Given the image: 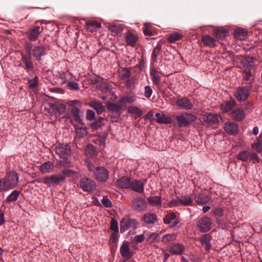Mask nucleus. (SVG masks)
Returning <instances> with one entry per match:
<instances>
[{"label":"nucleus","instance_id":"obj_18","mask_svg":"<svg viewBox=\"0 0 262 262\" xmlns=\"http://www.w3.org/2000/svg\"><path fill=\"white\" fill-rule=\"evenodd\" d=\"M146 202L142 198H135L133 201V206L135 210L137 211H143L146 207Z\"/></svg>","mask_w":262,"mask_h":262},{"label":"nucleus","instance_id":"obj_43","mask_svg":"<svg viewBox=\"0 0 262 262\" xmlns=\"http://www.w3.org/2000/svg\"><path fill=\"white\" fill-rule=\"evenodd\" d=\"M71 113L73 117L74 120L80 123L82 121V119L80 118L79 113L80 110L77 107L74 106L71 110Z\"/></svg>","mask_w":262,"mask_h":262},{"label":"nucleus","instance_id":"obj_37","mask_svg":"<svg viewBox=\"0 0 262 262\" xmlns=\"http://www.w3.org/2000/svg\"><path fill=\"white\" fill-rule=\"evenodd\" d=\"M54 165L52 162L48 161L43 163L40 166V170L42 173H46L50 172V170L53 168Z\"/></svg>","mask_w":262,"mask_h":262},{"label":"nucleus","instance_id":"obj_17","mask_svg":"<svg viewBox=\"0 0 262 262\" xmlns=\"http://www.w3.org/2000/svg\"><path fill=\"white\" fill-rule=\"evenodd\" d=\"M185 250L184 246L179 243L172 244L168 249L169 251L173 255H181Z\"/></svg>","mask_w":262,"mask_h":262},{"label":"nucleus","instance_id":"obj_7","mask_svg":"<svg viewBox=\"0 0 262 262\" xmlns=\"http://www.w3.org/2000/svg\"><path fill=\"white\" fill-rule=\"evenodd\" d=\"M80 188L84 191L94 192L96 189V184L91 179L83 178L79 181Z\"/></svg>","mask_w":262,"mask_h":262},{"label":"nucleus","instance_id":"obj_3","mask_svg":"<svg viewBox=\"0 0 262 262\" xmlns=\"http://www.w3.org/2000/svg\"><path fill=\"white\" fill-rule=\"evenodd\" d=\"M33 45L30 42H27L25 45L27 54H21V61L25 64L24 69L28 73L33 71V63L32 62L31 53L32 52Z\"/></svg>","mask_w":262,"mask_h":262},{"label":"nucleus","instance_id":"obj_25","mask_svg":"<svg viewBox=\"0 0 262 262\" xmlns=\"http://www.w3.org/2000/svg\"><path fill=\"white\" fill-rule=\"evenodd\" d=\"M142 221L145 224H153L158 221L156 214L148 213L143 215Z\"/></svg>","mask_w":262,"mask_h":262},{"label":"nucleus","instance_id":"obj_39","mask_svg":"<svg viewBox=\"0 0 262 262\" xmlns=\"http://www.w3.org/2000/svg\"><path fill=\"white\" fill-rule=\"evenodd\" d=\"M20 194V191L17 190H13L6 198V202L8 203L16 201Z\"/></svg>","mask_w":262,"mask_h":262},{"label":"nucleus","instance_id":"obj_23","mask_svg":"<svg viewBox=\"0 0 262 262\" xmlns=\"http://www.w3.org/2000/svg\"><path fill=\"white\" fill-rule=\"evenodd\" d=\"M138 39V36L130 32H127L125 34L126 43L132 47L136 46Z\"/></svg>","mask_w":262,"mask_h":262},{"label":"nucleus","instance_id":"obj_53","mask_svg":"<svg viewBox=\"0 0 262 262\" xmlns=\"http://www.w3.org/2000/svg\"><path fill=\"white\" fill-rule=\"evenodd\" d=\"M11 189L4 178L0 179V192H5Z\"/></svg>","mask_w":262,"mask_h":262},{"label":"nucleus","instance_id":"obj_2","mask_svg":"<svg viewBox=\"0 0 262 262\" xmlns=\"http://www.w3.org/2000/svg\"><path fill=\"white\" fill-rule=\"evenodd\" d=\"M250 80L249 82L246 83V86H241L237 88L234 97L238 101L240 102H244L249 97L253 88L254 78L250 79Z\"/></svg>","mask_w":262,"mask_h":262},{"label":"nucleus","instance_id":"obj_19","mask_svg":"<svg viewBox=\"0 0 262 262\" xmlns=\"http://www.w3.org/2000/svg\"><path fill=\"white\" fill-rule=\"evenodd\" d=\"M225 132L231 135H235L238 133V127L237 124L233 122H226L224 126Z\"/></svg>","mask_w":262,"mask_h":262},{"label":"nucleus","instance_id":"obj_64","mask_svg":"<svg viewBox=\"0 0 262 262\" xmlns=\"http://www.w3.org/2000/svg\"><path fill=\"white\" fill-rule=\"evenodd\" d=\"M110 239L112 241V245L113 247H116L117 246V242L118 241L117 235L116 232L113 233L110 237Z\"/></svg>","mask_w":262,"mask_h":262},{"label":"nucleus","instance_id":"obj_15","mask_svg":"<svg viewBox=\"0 0 262 262\" xmlns=\"http://www.w3.org/2000/svg\"><path fill=\"white\" fill-rule=\"evenodd\" d=\"M230 117L233 120L241 122L245 119L246 113L242 108H235L230 113Z\"/></svg>","mask_w":262,"mask_h":262},{"label":"nucleus","instance_id":"obj_29","mask_svg":"<svg viewBox=\"0 0 262 262\" xmlns=\"http://www.w3.org/2000/svg\"><path fill=\"white\" fill-rule=\"evenodd\" d=\"M194 199L198 204H205L209 202V197L207 194L199 193L194 195Z\"/></svg>","mask_w":262,"mask_h":262},{"label":"nucleus","instance_id":"obj_1","mask_svg":"<svg viewBox=\"0 0 262 262\" xmlns=\"http://www.w3.org/2000/svg\"><path fill=\"white\" fill-rule=\"evenodd\" d=\"M240 63L241 68L243 69V79L249 80L252 76L251 69L255 66V58L249 56H244L241 59Z\"/></svg>","mask_w":262,"mask_h":262},{"label":"nucleus","instance_id":"obj_22","mask_svg":"<svg viewBox=\"0 0 262 262\" xmlns=\"http://www.w3.org/2000/svg\"><path fill=\"white\" fill-rule=\"evenodd\" d=\"M130 178L126 177H122L117 180V185L120 188H129L130 187Z\"/></svg>","mask_w":262,"mask_h":262},{"label":"nucleus","instance_id":"obj_27","mask_svg":"<svg viewBox=\"0 0 262 262\" xmlns=\"http://www.w3.org/2000/svg\"><path fill=\"white\" fill-rule=\"evenodd\" d=\"M201 40L206 46L213 48L215 46V39L209 35H205L202 36Z\"/></svg>","mask_w":262,"mask_h":262},{"label":"nucleus","instance_id":"obj_13","mask_svg":"<svg viewBox=\"0 0 262 262\" xmlns=\"http://www.w3.org/2000/svg\"><path fill=\"white\" fill-rule=\"evenodd\" d=\"M202 119L204 122L209 124H216L222 120L221 116L211 113L205 114Z\"/></svg>","mask_w":262,"mask_h":262},{"label":"nucleus","instance_id":"obj_57","mask_svg":"<svg viewBox=\"0 0 262 262\" xmlns=\"http://www.w3.org/2000/svg\"><path fill=\"white\" fill-rule=\"evenodd\" d=\"M261 159L255 152L251 153L250 158L249 162H252L253 164L260 162Z\"/></svg>","mask_w":262,"mask_h":262},{"label":"nucleus","instance_id":"obj_6","mask_svg":"<svg viewBox=\"0 0 262 262\" xmlns=\"http://www.w3.org/2000/svg\"><path fill=\"white\" fill-rule=\"evenodd\" d=\"M66 179L64 175L61 174H52L49 177H45L42 182L48 187H54L59 185L61 182Z\"/></svg>","mask_w":262,"mask_h":262},{"label":"nucleus","instance_id":"obj_31","mask_svg":"<svg viewBox=\"0 0 262 262\" xmlns=\"http://www.w3.org/2000/svg\"><path fill=\"white\" fill-rule=\"evenodd\" d=\"M86 29L90 32H93L101 27V25L97 20H92L86 23Z\"/></svg>","mask_w":262,"mask_h":262},{"label":"nucleus","instance_id":"obj_60","mask_svg":"<svg viewBox=\"0 0 262 262\" xmlns=\"http://www.w3.org/2000/svg\"><path fill=\"white\" fill-rule=\"evenodd\" d=\"M153 93V91L151 87L148 85H146L144 88V96L147 98H149Z\"/></svg>","mask_w":262,"mask_h":262},{"label":"nucleus","instance_id":"obj_63","mask_svg":"<svg viewBox=\"0 0 262 262\" xmlns=\"http://www.w3.org/2000/svg\"><path fill=\"white\" fill-rule=\"evenodd\" d=\"M95 112L91 110H88L86 111V119L90 121H92L95 119Z\"/></svg>","mask_w":262,"mask_h":262},{"label":"nucleus","instance_id":"obj_35","mask_svg":"<svg viewBox=\"0 0 262 262\" xmlns=\"http://www.w3.org/2000/svg\"><path fill=\"white\" fill-rule=\"evenodd\" d=\"M251 153L248 150H242L238 152L237 155V159L244 162H249Z\"/></svg>","mask_w":262,"mask_h":262},{"label":"nucleus","instance_id":"obj_46","mask_svg":"<svg viewBox=\"0 0 262 262\" xmlns=\"http://www.w3.org/2000/svg\"><path fill=\"white\" fill-rule=\"evenodd\" d=\"M178 125L179 127H185L188 125L184 115H178L176 117Z\"/></svg>","mask_w":262,"mask_h":262},{"label":"nucleus","instance_id":"obj_52","mask_svg":"<svg viewBox=\"0 0 262 262\" xmlns=\"http://www.w3.org/2000/svg\"><path fill=\"white\" fill-rule=\"evenodd\" d=\"M176 214L171 212L165 216L163 218V222L165 224H169L170 223L171 221L176 219Z\"/></svg>","mask_w":262,"mask_h":262},{"label":"nucleus","instance_id":"obj_38","mask_svg":"<svg viewBox=\"0 0 262 262\" xmlns=\"http://www.w3.org/2000/svg\"><path fill=\"white\" fill-rule=\"evenodd\" d=\"M89 105L93 107L98 114H101L105 111V107L101 103L92 101L90 103Z\"/></svg>","mask_w":262,"mask_h":262},{"label":"nucleus","instance_id":"obj_47","mask_svg":"<svg viewBox=\"0 0 262 262\" xmlns=\"http://www.w3.org/2000/svg\"><path fill=\"white\" fill-rule=\"evenodd\" d=\"M76 134L79 138H83L86 135V127L82 124L76 127Z\"/></svg>","mask_w":262,"mask_h":262},{"label":"nucleus","instance_id":"obj_34","mask_svg":"<svg viewBox=\"0 0 262 262\" xmlns=\"http://www.w3.org/2000/svg\"><path fill=\"white\" fill-rule=\"evenodd\" d=\"M210 239L211 237L208 234L203 235L200 238V242L202 245L205 246V249L207 251H209L211 249Z\"/></svg>","mask_w":262,"mask_h":262},{"label":"nucleus","instance_id":"obj_41","mask_svg":"<svg viewBox=\"0 0 262 262\" xmlns=\"http://www.w3.org/2000/svg\"><path fill=\"white\" fill-rule=\"evenodd\" d=\"M147 201L151 206H160L162 204L160 196H149L147 198Z\"/></svg>","mask_w":262,"mask_h":262},{"label":"nucleus","instance_id":"obj_10","mask_svg":"<svg viewBox=\"0 0 262 262\" xmlns=\"http://www.w3.org/2000/svg\"><path fill=\"white\" fill-rule=\"evenodd\" d=\"M94 174L96 179L101 182H106L109 177L108 170L104 167L98 166L96 167Z\"/></svg>","mask_w":262,"mask_h":262},{"label":"nucleus","instance_id":"obj_44","mask_svg":"<svg viewBox=\"0 0 262 262\" xmlns=\"http://www.w3.org/2000/svg\"><path fill=\"white\" fill-rule=\"evenodd\" d=\"M180 201L181 204L184 206H190L193 203L192 199L188 195L182 196L180 198Z\"/></svg>","mask_w":262,"mask_h":262},{"label":"nucleus","instance_id":"obj_50","mask_svg":"<svg viewBox=\"0 0 262 262\" xmlns=\"http://www.w3.org/2000/svg\"><path fill=\"white\" fill-rule=\"evenodd\" d=\"M127 111L129 113L135 114L138 117H141L143 115L141 110L137 106H129Z\"/></svg>","mask_w":262,"mask_h":262},{"label":"nucleus","instance_id":"obj_33","mask_svg":"<svg viewBox=\"0 0 262 262\" xmlns=\"http://www.w3.org/2000/svg\"><path fill=\"white\" fill-rule=\"evenodd\" d=\"M123 107V105L119 103V101H118V104L109 102L106 105V107L108 111L112 113H119Z\"/></svg>","mask_w":262,"mask_h":262},{"label":"nucleus","instance_id":"obj_61","mask_svg":"<svg viewBox=\"0 0 262 262\" xmlns=\"http://www.w3.org/2000/svg\"><path fill=\"white\" fill-rule=\"evenodd\" d=\"M101 203L105 207H111L112 206V203L108 198L107 196H103V198L101 200Z\"/></svg>","mask_w":262,"mask_h":262},{"label":"nucleus","instance_id":"obj_45","mask_svg":"<svg viewBox=\"0 0 262 262\" xmlns=\"http://www.w3.org/2000/svg\"><path fill=\"white\" fill-rule=\"evenodd\" d=\"M136 100V97L134 96H124L120 100L119 103L122 104L123 106L126 105L127 103H131Z\"/></svg>","mask_w":262,"mask_h":262},{"label":"nucleus","instance_id":"obj_21","mask_svg":"<svg viewBox=\"0 0 262 262\" xmlns=\"http://www.w3.org/2000/svg\"><path fill=\"white\" fill-rule=\"evenodd\" d=\"M156 121L160 124H169L171 122V119L164 113H157L155 114Z\"/></svg>","mask_w":262,"mask_h":262},{"label":"nucleus","instance_id":"obj_28","mask_svg":"<svg viewBox=\"0 0 262 262\" xmlns=\"http://www.w3.org/2000/svg\"><path fill=\"white\" fill-rule=\"evenodd\" d=\"M150 75L154 84L157 85L161 83V77L159 75V71L154 67L150 69Z\"/></svg>","mask_w":262,"mask_h":262},{"label":"nucleus","instance_id":"obj_62","mask_svg":"<svg viewBox=\"0 0 262 262\" xmlns=\"http://www.w3.org/2000/svg\"><path fill=\"white\" fill-rule=\"evenodd\" d=\"M67 86L72 90H77L79 89L78 83L74 81H69L67 83Z\"/></svg>","mask_w":262,"mask_h":262},{"label":"nucleus","instance_id":"obj_30","mask_svg":"<svg viewBox=\"0 0 262 262\" xmlns=\"http://www.w3.org/2000/svg\"><path fill=\"white\" fill-rule=\"evenodd\" d=\"M120 251L122 257L127 259L130 258L132 255L130 252L129 248L127 243H123L121 245Z\"/></svg>","mask_w":262,"mask_h":262},{"label":"nucleus","instance_id":"obj_8","mask_svg":"<svg viewBox=\"0 0 262 262\" xmlns=\"http://www.w3.org/2000/svg\"><path fill=\"white\" fill-rule=\"evenodd\" d=\"M4 179L11 189L16 187L18 184V175L15 171H12L7 172Z\"/></svg>","mask_w":262,"mask_h":262},{"label":"nucleus","instance_id":"obj_51","mask_svg":"<svg viewBox=\"0 0 262 262\" xmlns=\"http://www.w3.org/2000/svg\"><path fill=\"white\" fill-rule=\"evenodd\" d=\"M251 147L256 150L257 152H262V141L259 139H257L255 142L252 144Z\"/></svg>","mask_w":262,"mask_h":262},{"label":"nucleus","instance_id":"obj_26","mask_svg":"<svg viewBox=\"0 0 262 262\" xmlns=\"http://www.w3.org/2000/svg\"><path fill=\"white\" fill-rule=\"evenodd\" d=\"M162 45L161 43H157V46L153 49L151 58L152 60V63L157 62V58L158 56L161 55L162 54Z\"/></svg>","mask_w":262,"mask_h":262},{"label":"nucleus","instance_id":"obj_9","mask_svg":"<svg viewBox=\"0 0 262 262\" xmlns=\"http://www.w3.org/2000/svg\"><path fill=\"white\" fill-rule=\"evenodd\" d=\"M55 153L62 159H67L71 154V146L68 144H59L55 147Z\"/></svg>","mask_w":262,"mask_h":262},{"label":"nucleus","instance_id":"obj_59","mask_svg":"<svg viewBox=\"0 0 262 262\" xmlns=\"http://www.w3.org/2000/svg\"><path fill=\"white\" fill-rule=\"evenodd\" d=\"M184 115L186 118V119L187 120V122L188 125L190 123L194 122L196 120V117L193 114H189V113H186Z\"/></svg>","mask_w":262,"mask_h":262},{"label":"nucleus","instance_id":"obj_56","mask_svg":"<svg viewBox=\"0 0 262 262\" xmlns=\"http://www.w3.org/2000/svg\"><path fill=\"white\" fill-rule=\"evenodd\" d=\"M130 71L127 68H124L120 73V77L122 79L128 78L130 76Z\"/></svg>","mask_w":262,"mask_h":262},{"label":"nucleus","instance_id":"obj_36","mask_svg":"<svg viewBox=\"0 0 262 262\" xmlns=\"http://www.w3.org/2000/svg\"><path fill=\"white\" fill-rule=\"evenodd\" d=\"M235 37L239 40H244L247 36V31L243 28H237L234 30Z\"/></svg>","mask_w":262,"mask_h":262},{"label":"nucleus","instance_id":"obj_58","mask_svg":"<svg viewBox=\"0 0 262 262\" xmlns=\"http://www.w3.org/2000/svg\"><path fill=\"white\" fill-rule=\"evenodd\" d=\"M110 229L111 230L117 233L118 232L119 228L117 221L114 219H112L111 222Z\"/></svg>","mask_w":262,"mask_h":262},{"label":"nucleus","instance_id":"obj_16","mask_svg":"<svg viewBox=\"0 0 262 262\" xmlns=\"http://www.w3.org/2000/svg\"><path fill=\"white\" fill-rule=\"evenodd\" d=\"M236 102L235 100L232 98L228 101H224L220 105V108L224 113H227L232 111L236 106Z\"/></svg>","mask_w":262,"mask_h":262},{"label":"nucleus","instance_id":"obj_49","mask_svg":"<svg viewBox=\"0 0 262 262\" xmlns=\"http://www.w3.org/2000/svg\"><path fill=\"white\" fill-rule=\"evenodd\" d=\"M103 118L100 117L98 119V120L95 122H93L91 123V127L95 130L98 129L99 128L101 127L103 125L104 123L103 122Z\"/></svg>","mask_w":262,"mask_h":262},{"label":"nucleus","instance_id":"obj_5","mask_svg":"<svg viewBox=\"0 0 262 262\" xmlns=\"http://www.w3.org/2000/svg\"><path fill=\"white\" fill-rule=\"evenodd\" d=\"M120 232H124L129 228L135 229L139 225V223L135 219L125 216L120 221Z\"/></svg>","mask_w":262,"mask_h":262},{"label":"nucleus","instance_id":"obj_48","mask_svg":"<svg viewBox=\"0 0 262 262\" xmlns=\"http://www.w3.org/2000/svg\"><path fill=\"white\" fill-rule=\"evenodd\" d=\"M177 235L175 234H167L162 237V242L164 244H168L176 239Z\"/></svg>","mask_w":262,"mask_h":262},{"label":"nucleus","instance_id":"obj_32","mask_svg":"<svg viewBox=\"0 0 262 262\" xmlns=\"http://www.w3.org/2000/svg\"><path fill=\"white\" fill-rule=\"evenodd\" d=\"M213 34L217 39H223L228 35V31L224 28H220L214 30Z\"/></svg>","mask_w":262,"mask_h":262},{"label":"nucleus","instance_id":"obj_14","mask_svg":"<svg viewBox=\"0 0 262 262\" xmlns=\"http://www.w3.org/2000/svg\"><path fill=\"white\" fill-rule=\"evenodd\" d=\"M51 108L52 112L55 114L56 118H59L61 114H63L67 109L66 105L59 102L53 103L51 105Z\"/></svg>","mask_w":262,"mask_h":262},{"label":"nucleus","instance_id":"obj_4","mask_svg":"<svg viewBox=\"0 0 262 262\" xmlns=\"http://www.w3.org/2000/svg\"><path fill=\"white\" fill-rule=\"evenodd\" d=\"M39 21H36L34 25L31 26L26 32L27 37L30 41H36L43 31V27L37 25Z\"/></svg>","mask_w":262,"mask_h":262},{"label":"nucleus","instance_id":"obj_20","mask_svg":"<svg viewBox=\"0 0 262 262\" xmlns=\"http://www.w3.org/2000/svg\"><path fill=\"white\" fill-rule=\"evenodd\" d=\"M176 104L180 107L186 110H191L193 107V104L190 100L186 98H182L177 100L176 101Z\"/></svg>","mask_w":262,"mask_h":262},{"label":"nucleus","instance_id":"obj_42","mask_svg":"<svg viewBox=\"0 0 262 262\" xmlns=\"http://www.w3.org/2000/svg\"><path fill=\"white\" fill-rule=\"evenodd\" d=\"M108 28L110 31L116 34L121 33L123 30L122 25L120 24H112L109 25Z\"/></svg>","mask_w":262,"mask_h":262},{"label":"nucleus","instance_id":"obj_12","mask_svg":"<svg viewBox=\"0 0 262 262\" xmlns=\"http://www.w3.org/2000/svg\"><path fill=\"white\" fill-rule=\"evenodd\" d=\"M46 47L42 45L36 46L32 49L31 56L32 55L36 60L40 61L42 57L46 54Z\"/></svg>","mask_w":262,"mask_h":262},{"label":"nucleus","instance_id":"obj_40","mask_svg":"<svg viewBox=\"0 0 262 262\" xmlns=\"http://www.w3.org/2000/svg\"><path fill=\"white\" fill-rule=\"evenodd\" d=\"M183 35L181 34L174 32L168 36L167 40L169 43H173L181 39Z\"/></svg>","mask_w":262,"mask_h":262},{"label":"nucleus","instance_id":"obj_24","mask_svg":"<svg viewBox=\"0 0 262 262\" xmlns=\"http://www.w3.org/2000/svg\"><path fill=\"white\" fill-rule=\"evenodd\" d=\"M129 188L138 193H141L144 191L143 183L141 181L138 180L131 181Z\"/></svg>","mask_w":262,"mask_h":262},{"label":"nucleus","instance_id":"obj_11","mask_svg":"<svg viewBox=\"0 0 262 262\" xmlns=\"http://www.w3.org/2000/svg\"><path fill=\"white\" fill-rule=\"evenodd\" d=\"M211 225V219L207 216H204L199 221L198 226L201 232H207L210 229Z\"/></svg>","mask_w":262,"mask_h":262},{"label":"nucleus","instance_id":"obj_55","mask_svg":"<svg viewBox=\"0 0 262 262\" xmlns=\"http://www.w3.org/2000/svg\"><path fill=\"white\" fill-rule=\"evenodd\" d=\"M38 78L37 76H35L33 78L29 79L28 83L30 88L33 89L38 85Z\"/></svg>","mask_w":262,"mask_h":262},{"label":"nucleus","instance_id":"obj_54","mask_svg":"<svg viewBox=\"0 0 262 262\" xmlns=\"http://www.w3.org/2000/svg\"><path fill=\"white\" fill-rule=\"evenodd\" d=\"M146 242L148 244L154 243L159 236V234L156 232L150 233L147 235Z\"/></svg>","mask_w":262,"mask_h":262}]
</instances>
